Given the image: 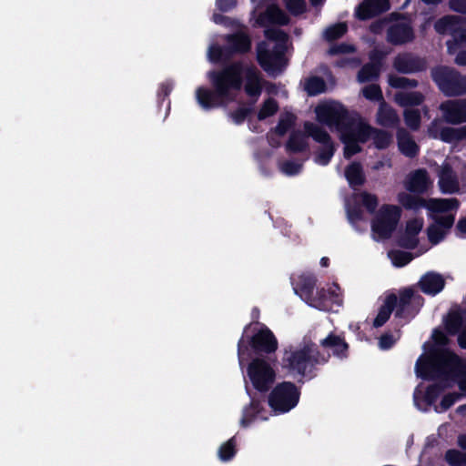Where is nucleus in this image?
<instances>
[{"instance_id":"1","label":"nucleus","mask_w":466,"mask_h":466,"mask_svg":"<svg viewBox=\"0 0 466 466\" xmlns=\"http://www.w3.org/2000/svg\"><path fill=\"white\" fill-rule=\"evenodd\" d=\"M208 77L212 87H218V92L225 94L229 101L234 99L232 91H239L243 87L248 96H258L261 95L264 86V79L257 66L245 65L240 60L229 62L221 69L209 71Z\"/></svg>"},{"instance_id":"2","label":"nucleus","mask_w":466,"mask_h":466,"mask_svg":"<svg viewBox=\"0 0 466 466\" xmlns=\"http://www.w3.org/2000/svg\"><path fill=\"white\" fill-rule=\"evenodd\" d=\"M315 112L319 122L329 127H336L339 133V139L349 137L364 144L372 135L373 127L361 119L351 116L340 103L319 105Z\"/></svg>"},{"instance_id":"3","label":"nucleus","mask_w":466,"mask_h":466,"mask_svg":"<svg viewBox=\"0 0 466 466\" xmlns=\"http://www.w3.org/2000/svg\"><path fill=\"white\" fill-rule=\"evenodd\" d=\"M238 360L241 369L253 356L262 358L264 355L275 353L279 348V341L264 323L252 321L247 324L240 339L238 341Z\"/></svg>"},{"instance_id":"4","label":"nucleus","mask_w":466,"mask_h":466,"mask_svg":"<svg viewBox=\"0 0 466 466\" xmlns=\"http://www.w3.org/2000/svg\"><path fill=\"white\" fill-rule=\"evenodd\" d=\"M330 354H323L316 344L307 343L301 348L290 347L285 350L281 367L292 377L299 376L301 379L312 380L317 376V366L329 362Z\"/></svg>"},{"instance_id":"5","label":"nucleus","mask_w":466,"mask_h":466,"mask_svg":"<svg viewBox=\"0 0 466 466\" xmlns=\"http://www.w3.org/2000/svg\"><path fill=\"white\" fill-rule=\"evenodd\" d=\"M424 303V298L415 294L411 288L400 289L399 298L395 293L386 295L378 314L373 320V327H382L395 310V318L411 319L420 311Z\"/></svg>"},{"instance_id":"6","label":"nucleus","mask_w":466,"mask_h":466,"mask_svg":"<svg viewBox=\"0 0 466 466\" xmlns=\"http://www.w3.org/2000/svg\"><path fill=\"white\" fill-rule=\"evenodd\" d=\"M461 368L460 357L447 348L433 350L426 360L419 359L415 366L417 376L424 380H450Z\"/></svg>"},{"instance_id":"7","label":"nucleus","mask_w":466,"mask_h":466,"mask_svg":"<svg viewBox=\"0 0 466 466\" xmlns=\"http://www.w3.org/2000/svg\"><path fill=\"white\" fill-rule=\"evenodd\" d=\"M445 121L451 125L466 123V98L450 100L441 105ZM431 137L445 143H457L466 139V125L460 127H443L439 134L430 131Z\"/></svg>"},{"instance_id":"8","label":"nucleus","mask_w":466,"mask_h":466,"mask_svg":"<svg viewBox=\"0 0 466 466\" xmlns=\"http://www.w3.org/2000/svg\"><path fill=\"white\" fill-rule=\"evenodd\" d=\"M300 388L291 381L277 383L268 396V404L276 414L293 410L299 402Z\"/></svg>"},{"instance_id":"9","label":"nucleus","mask_w":466,"mask_h":466,"mask_svg":"<svg viewBox=\"0 0 466 466\" xmlns=\"http://www.w3.org/2000/svg\"><path fill=\"white\" fill-rule=\"evenodd\" d=\"M431 76L446 96H461L466 94V78L455 68L438 66L431 69Z\"/></svg>"},{"instance_id":"10","label":"nucleus","mask_w":466,"mask_h":466,"mask_svg":"<svg viewBox=\"0 0 466 466\" xmlns=\"http://www.w3.org/2000/svg\"><path fill=\"white\" fill-rule=\"evenodd\" d=\"M247 374L253 388L261 393L268 392L272 388L277 376L271 364L259 357L249 360Z\"/></svg>"},{"instance_id":"11","label":"nucleus","mask_w":466,"mask_h":466,"mask_svg":"<svg viewBox=\"0 0 466 466\" xmlns=\"http://www.w3.org/2000/svg\"><path fill=\"white\" fill-rule=\"evenodd\" d=\"M401 209L396 205L384 204L371 220V230L380 239H389L397 228Z\"/></svg>"},{"instance_id":"12","label":"nucleus","mask_w":466,"mask_h":466,"mask_svg":"<svg viewBox=\"0 0 466 466\" xmlns=\"http://www.w3.org/2000/svg\"><path fill=\"white\" fill-rule=\"evenodd\" d=\"M257 61L261 68L270 76L281 74L287 66L285 48L276 45L272 49L261 41L257 45Z\"/></svg>"},{"instance_id":"13","label":"nucleus","mask_w":466,"mask_h":466,"mask_svg":"<svg viewBox=\"0 0 466 466\" xmlns=\"http://www.w3.org/2000/svg\"><path fill=\"white\" fill-rule=\"evenodd\" d=\"M304 130L308 137L322 145L316 155L315 160L321 166H327L336 151L330 135L322 127L309 121L304 123Z\"/></svg>"},{"instance_id":"14","label":"nucleus","mask_w":466,"mask_h":466,"mask_svg":"<svg viewBox=\"0 0 466 466\" xmlns=\"http://www.w3.org/2000/svg\"><path fill=\"white\" fill-rule=\"evenodd\" d=\"M392 65L398 73L405 75L420 73L427 69L426 59L410 52L398 54Z\"/></svg>"},{"instance_id":"15","label":"nucleus","mask_w":466,"mask_h":466,"mask_svg":"<svg viewBox=\"0 0 466 466\" xmlns=\"http://www.w3.org/2000/svg\"><path fill=\"white\" fill-rule=\"evenodd\" d=\"M196 98L199 106L205 110L225 106L228 102H230L225 94L218 92V87L210 89L199 86L196 90Z\"/></svg>"},{"instance_id":"16","label":"nucleus","mask_w":466,"mask_h":466,"mask_svg":"<svg viewBox=\"0 0 466 466\" xmlns=\"http://www.w3.org/2000/svg\"><path fill=\"white\" fill-rule=\"evenodd\" d=\"M319 345L325 350H331L332 355L339 360L349 358L350 345L346 341L343 332L340 334L333 331L329 332L326 338L319 341Z\"/></svg>"},{"instance_id":"17","label":"nucleus","mask_w":466,"mask_h":466,"mask_svg":"<svg viewBox=\"0 0 466 466\" xmlns=\"http://www.w3.org/2000/svg\"><path fill=\"white\" fill-rule=\"evenodd\" d=\"M389 0H364L356 8L355 14L360 20H368L390 10Z\"/></svg>"},{"instance_id":"18","label":"nucleus","mask_w":466,"mask_h":466,"mask_svg":"<svg viewBox=\"0 0 466 466\" xmlns=\"http://www.w3.org/2000/svg\"><path fill=\"white\" fill-rule=\"evenodd\" d=\"M414 37L413 28L408 23H396L387 29V41L393 46L412 42Z\"/></svg>"},{"instance_id":"19","label":"nucleus","mask_w":466,"mask_h":466,"mask_svg":"<svg viewBox=\"0 0 466 466\" xmlns=\"http://www.w3.org/2000/svg\"><path fill=\"white\" fill-rule=\"evenodd\" d=\"M226 44H228V49L237 55H246L252 48V40L250 35L242 30L226 35L224 37Z\"/></svg>"},{"instance_id":"20","label":"nucleus","mask_w":466,"mask_h":466,"mask_svg":"<svg viewBox=\"0 0 466 466\" xmlns=\"http://www.w3.org/2000/svg\"><path fill=\"white\" fill-rule=\"evenodd\" d=\"M258 22L261 25H288L290 22V18L277 5H270L265 9L264 12L259 14Z\"/></svg>"},{"instance_id":"21","label":"nucleus","mask_w":466,"mask_h":466,"mask_svg":"<svg viewBox=\"0 0 466 466\" xmlns=\"http://www.w3.org/2000/svg\"><path fill=\"white\" fill-rule=\"evenodd\" d=\"M419 287L423 293L435 296L444 289L445 279L440 273L430 271L420 278Z\"/></svg>"},{"instance_id":"22","label":"nucleus","mask_w":466,"mask_h":466,"mask_svg":"<svg viewBox=\"0 0 466 466\" xmlns=\"http://www.w3.org/2000/svg\"><path fill=\"white\" fill-rule=\"evenodd\" d=\"M400 152L410 158L416 157L420 153V147L412 136L403 127H399L396 134Z\"/></svg>"},{"instance_id":"23","label":"nucleus","mask_w":466,"mask_h":466,"mask_svg":"<svg viewBox=\"0 0 466 466\" xmlns=\"http://www.w3.org/2000/svg\"><path fill=\"white\" fill-rule=\"evenodd\" d=\"M376 116L378 125L386 128H395L400 123L397 111L386 101L380 103Z\"/></svg>"},{"instance_id":"24","label":"nucleus","mask_w":466,"mask_h":466,"mask_svg":"<svg viewBox=\"0 0 466 466\" xmlns=\"http://www.w3.org/2000/svg\"><path fill=\"white\" fill-rule=\"evenodd\" d=\"M317 279L313 275L302 274L294 284V291L307 303L312 299Z\"/></svg>"},{"instance_id":"25","label":"nucleus","mask_w":466,"mask_h":466,"mask_svg":"<svg viewBox=\"0 0 466 466\" xmlns=\"http://www.w3.org/2000/svg\"><path fill=\"white\" fill-rule=\"evenodd\" d=\"M439 186L442 193L453 194L459 190V182L452 167L450 165L443 166L439 178Z\"/></svg>"},{"instance_id":"26","label":"nucleus","mask_w":466,"mask_h":466,"mask_svg":"<svg viewBox=\"0 0 466 466\" xmlns=\"http://www.w3.org/2000/svg\"><path fill=\"white\" fill-rule=\"evenodd\" d=\"M345 177L353 189L363 186L366 182V176L362 165L357 161L349 164L345 168Z\"/></svg>"},{"instance_id":"27","label":"nucleus","mask_w":466,"mask_h":466,"mask_svg":"<svg viewBox=\"0 0 466 466\" xmlns=\"http://www.w3.org/2000/svg\"><path fill=\"white\" fill-rule=\"evenodd\" d=\"M429 177L425 169L415 170L406 185V188L411 193H423L428 187Z\"/></svg>"},{"instance_id":"28","label":"nucleus","mask_w":466,"mask_h":466,"mask_svg":"<svg viewBox=\"0 0 466 466\" xmlns=\"http://www.w3.org/2000/svg\"><path fill=\"white\" fill-rule=\"evenodd\" d=\"M263 410L264 407L261 400L251 398L250 403L243 409L240 419L241 427H248Z\"/></svg>"},{"instance_id":"29","label":"nucleus","mask_w":466,"mask_h":466,"mask_svg":"<svg viewBox=\"0 0 466 466\" xmlns=\"http://www.w3.org/2000/svg\"><path fill=\"white\" fill-rule=\"evenodd\" d=\"M394 100L399 106L403 107L416 106L421 105L424 102L425 96L419 91H400L395 94Z\"/></svg>"},{"instance_id":"30","label":"nucleus","mask_w":466,"mask_h":466,"mask_svg":"<svg viewBox=\"0 0 466 466\" xmlns=\"http://www.w3.org/2000/svg\"><path fill=\"white\" fill-rule=\"evenodd\" d=\"M309 144L301 131H293L290 133L289 140L286 143V150L289 153H301L308 149Z\"/></svg>"},{"instance_id":"31","label":"nucleus","mask_w":466,"mask_h":466,"mask_svg":"<svg viewBox=\"0 0 466 466\" xmlns=\"http://www.w3.org/2000/svg\"><path fill=\"white\" fill-rule=\"evenodd\" d=\"M460 23L461 18L457 15H444L435 22L434 29L438 34L445 35L456 31Z\"/></svg>"},{"instance_id":"32","label":"nucleus","mask_w":466,"mask_h":466,"mask_svg":"<svg viewBox=\"0 0 466 466\" xmlns=\"http://www.w3.org/2000/svg\"><path fill=\"white\" fill-rule=\"evenodd\" d=\"M304 90L309 96H316L326 92L327 85L322 77L311 76L305 79Z\"/></svg>"},{"instance_id":"33","label":"nucleus","mask_w":466,"mask_h":466,"mask_svg":"<svg viewBox=\"0 0 466 466\" xmlns=\"http://www.w3.org/2000/svg\"><path fill=\"white\" fill-rule=\"evenodd\" d=\"M460 202L457 198L431 199L428 208L436 213H444L455 210L459 208Z\"/></svg>"},{"instance_id":"34","label":"nucleus","mask_w":466,"mask_h":466,"mask_svg":"<svg viewBox=\"0 0 466 466\" xmlns=\"http://www.w3.org/2000/svg\"><path fill=\"white\" fill-rule=\"evenodd\" d=\"M439 381L431 384L427 387L425 394H424V400L427 403V405L431 406L433 405L437 399L440 397V395L445 390V389L448 387L447 381L449 380H442L438 379Z\"/></svg>"},{"instance_id":"35","label":"nucleus","mask_w":466,"mask_h":466,"mask_svg":"<svg viewBox=\"0 0 466 466\" xmlns=\"http://www.w3.org/2000/svg\"><path fill=\"white\" fill-rule=\"evenodd\" d=\"M463 325V317L459 311H451L448 314L445 319V329L448 334H458Z\"/></svg>"},{"instance_id":"36","label":"nucleus","mask_w":466,"mask_h":466,"mask_svg":"<svg viewBox=\"0 0 466 466\" xmlns=\"http://www.w3.org/2000/svg\"><path fill=\"white\" fill-rule=\"evenodd\" d=\"M237 451V440L233 436L219 446L218 456L221 461H229L235 457Z\"/></svg>"},{"instance_id":"37","label":"nucleus","mask_w":466,"mask_h":466,"mask_svg":"<svg viewBox=\"0 0 466 466\" xmlns=\"http://www.w3.org/2000/svg\"><path fill=\"white\" fill-rule=\"evenodd\" d=\"M296 116L292 113H287L279 117L278 125L270 130L279 137H283L295 125Z\"/></svg>"},{"instance_id":"38","label":"nucleus","mask_w":466,"mask_h":466,"mask_svg":"<svg viewBox=\"0 0 466 466\" xmlns=\"http://www.w3.org/2000/svg\"><path fill=\"white\" fill-rule=\"evenodd\" d=\"M380 69L373 65L365 64L359 70L357 78L360 83H367L377 80L380 74Z\"/></svg>"},{"instance_id":"39","label":"nucleus","mask_w":466,"mask_h":466,"mask_svg":"<svg viewBox=\"0 0 466 466\" xmlns=\"http://www.w3.org/2000/svg\"><path fill=\"white\" fill-rule=\"evenodd\" d=\"M372 135L373 144L377 149H386L392 143V135L386 130L373 128Z\"/></svg>"},{"instance_id":"40","label":"nucleus","mask_w":466,"mask_h":466,"mask_svg":"<svg viewBox=\"0 0 466 466\" xmlns=\"http://www.w3.org/2000/svg\"><path fill=\"white\" fill-rule=\"evenodd\" d=\"M279 103L273 97H268L261 105L258 112V119L259 121L265 120L268 117L274 116L279 111Z\"/></svg>"},{"instance_id":"41","label":"nucleus","mask_w":466,"mask_h":466,"mask_svg":"<svg viewBox=\"0 0 466 466\" xmlns=\"http://www.w3.org/2000/svg\"><path fill=\"white\" fill-rule=\"evenodd\" d=\"M388 83L392 88L396 89L415 88L419 86V82L416 79H410L396 75H390L388 77Z\"/></svg>"},{"instance_id":"42","label":"nucleus","mask_w":466,"mask_h":466,"mask_svg":"<svg viewBox=\"0 0 466 466\" xmlns=\"http://www.w3.org/2000/svg\"><path fill=\"white\" fill-rule=\"evenodd\" d=\"M308 304L320 310H328L330 308L328 291L325 289H318Z\"/></svg>"},{"instance_id":"43","label":"nucleus","mask_w":466,"mask_h":466,"mask_svg":"<svg viewBox=\"0 0 466 466\" xmlns=\"http://www.w3.org/2000/svg\"><path fill=\"white\" fill-rule=\"evenodd\" d=\"M399 201L406 209H418L426 206L422 198L406 193L399 195Z\"/></svg>"},{"instance_id":"44","label":"nucleus","mask_w":466,"mask_h":466,"mask_svg":"<svg viewBox=\"0 0 466 466\" xmlns=\"http://www.w3.org/2000/svg\"><path fill=\"white\" fill-rule=\"evenodd\" d=\"M404 122L406 126L413 130L417 131L421 124V116L419 109L407 108L403 112Z\"/></svg>"},{"instance_id":"45","label":"nucleus","mask_w":466,"mask_h":466,"mask_svg":"<svg viewBox=\"0 0 466 466\" xmlns=\"http://www.w3.org/2000/svg\"><path fill=\"white\" fill-rule=\"evenodd\" d=\"M348 31V26L345 23H337L329 25L324 31V38L329 41H335L341 38Z\"/></svg>"},{"instance_id":"46","label":"nucleus","mask_w":466,"mask_h":466,"mask_svg":"<svg viewBox=\"0 0 466 466\" xmlns=\"http://www.w3.org/2000/svg\"><path fill=\"white\" fill-rule=\"evenodd\" d=\"M362 95L363 96L370 100L374 102H380L385 101L383 98V94L381 91V88L377 84H370L362 88Z\"/></svg>"},{"instance_id":"47","label":"nucleus","mask_w":466,"mask_h":466,"mask_svg":"<svg viewBox=\"0 0 466 466\" xmlns=\"http://www.w3.org/2000/svg\"><path fill=\"white\" fill-rule=\"evenodd\" d=\"M445 461L451 466H464L466 465V454L456 449H450L445 453Z\"/></svg>"},{"instance_id":"48","label":"nucleus","mask_w":466,"mask_h":466,"mask_svg":"<svg viewBox=\"0 0 466 466\" xmlns=\"http://www.w3.org/2000/svg\"><path fill=\"white\" fill-rule=\"evenodd\" d=\"M283 3L289 13L294 16L300 15L307 10L305 0H283Z\"/></svg>"},{"instance_id":"49","label":"nucleus","mask_w":466,"mask_h":466,"mask_svg":"<svg viewBox=\"0 0 466 466\" xmlns=\"http://www.w3.org/2000/svg\"><path fill=\"white\" fill-rule=\"evenodd\" d=\"M340 141L344 144L343 155L347 159L351 158L353 156L362 150L361 147L360 146V141L351 140V138L349 137L346 139H340Z\"/></svg>"},{"instance_id":"50","label":"nucleus","mask_w":466,"mask_h":466,"mask_svg":"<svg viewBox=\"0 0 466 466\" xmlns=\"http://www.w3.org/2000/svg\"><path fill=\"white\" fill-rule=\"evenodd\" d=\"M253 112L252 107L238 106L229 113V116L236 125H241Z\"/></svg>"},{"instance_id":"51","label":"nucleus","mask_w":466,"mask_h":466,"mask_svg":"<svg viewBox=\"0 0 466 466\" xmlns=\"http://www.w3.org/2000/svg\"><path fill=\"white\" fill-rule=\"evenodd\" d=\"M446 232L436 224L430 225L427 228L429 241L432 245L439 244L445 237Z\"/></svg>"},{"instance_id":"52","label":"nucleus","mask_w":466,"mask_h":466,"mask_svg":"<svg viewBox=\"0 0 466 466\" xmlns=\"http://www.w3.org/2000/svg\"><path fill=\"white\" fill-rule=\"evenodd\" d=\"M360 197H361V200H362V205L366 208V209L370 213H374L379 205V200H378L377 196L364 191L360 194Z\"/></svg>"},{"instance_id":"53","label":"nucleus","mask_w":466,"mask_h":466,"mask_svg":"<svg viewBox=\"0 0 466 466\" xmlns=\"http://www.w3.org/2000/svg\"><path fill=\"white\" fill-rule=\"evenodd\" d=\"M422 227H423V219L422 218H411V219L408 220L406 223L405 233H407V235H410L412 237L418 238V235L421 231Z\"/></svg>"},{"instance_id":"54","label":"nucleus","mask_w":466,"mask_h":466,"mask_svg":"<svg viewBox=\"0 0 466 466\" xmlns=\"http://www.w3.org/2000/svg\"><path fill=\"white\" fill-rule=\"evenodd\" d=\"M388 52L374 48L369 54L370 62L368 64L373 65L381 70L383 66V61L387 56Z\"/></svg>"},{"instance_id":"55","label":"nucleus","mask_w":466,"mask_h":466,"mask_svg":"<svg viewBox=\"0 0 466 466\" xmlns=\"http://www.w3.org/2000/svg\"><path fill=\"white\" fill-rule=\"evenodd\" d=\"M461 398V394L457 392H450L444 395L440 402V410L436 408V410L439 412L448 410L454 403Z\"/></svg>"},{"instance_id":"56","label":"nucleus","mask_w":466,"mask_h":466,"mask_svg":"<svg viewBox=\"0 0 466 466\" xmlns=\"http://www.w3.org/2000/svg\"><path fill=\"white\" fill-rule=\"evenodd\" d=\"M280 169L288 176H295L302 169V164L293 160H286L281 164Z\"/></svg>"},{"instance_id":"57","label":"nucleus","mask_w":466,"mask_h":466,"mask_svg":"<svg viewBox=\"0 0 466 466\" xmlns=\"http://www.w3.org/2000/svg\"><path fill=\"white\" fill-rule=\"evenodd\" d=\"M412 259V256L409 252L396 251L393 254L392 262L396 267H404Z\"/></svg>"},{"instance_id":"58","label":"nucleus","mask_w":466,"mask_h":466,"mask_svg":"<svg viewBox=\"0 0 466 466\" xmlns=\"http://www.w3.org/2000/svg\"><path fill=\"white\" fill-rule=\"evenodd\" d=\"M173 90V84L170 81H165L159 85L158 90H157V100L159 103V106L162 105V103L165 101L166 98H167Z\"/></svg>"},{"instance_id":"59","label":"nucleus","mask_w":466,"mask_h":466,"mask_svg":"<svg viewBox=\"0 0 466 466\" xmlns=\"http://www.w3.org/2000/svg\"><path fill=\"white\" fill-rule=\"evenodd\" d=\"M348 218L351 223H356L362 220L363 212L360 205L354 204L349 206L347 208Z\"/></svg>"},{"instance_id":"60","label":"nucleus","mask_w":466,"mask_h":466,"mask_svg":"<svg viewBox=\"0 0 466 466\" xmlns=\"http://www.w3.org/2000/svg\"><path fill=\"white\" fill-rule=\"evenodd\" d=\"M398 243L399 246L403 248L414 249L419 244V239L417 237H412L410 235H407V233H404V235L399 238Z\"/></svg>"},{"instance_id":"61","label":"nucleus","mask_w":466,"mask_h":466,"mask_svg":"<svg viewBox=\"0 0 466 466\" xmlns=\"http://www.w3.org/2000/svg\"><path fill=\"white\" fill-rule=\"evenodd\" d=\"M454 219L455 218L453 215L441 216L436 218V225L441 227V228L446 232V230L450 229L453 226Z\"/></svg>"},{"instance_id":"62","label":"nucleus","mask_w":466,"mask_h":466,"mask_svg":"<svg viewBox=\"0 0 466 466\" xmlns=\"http://www.w3.org/2000/svg\"><path fill=\"white\" fill-rule=\"evenodd\" d=\"M395 343V339L390 333H384L380 337L379 345L381 350H390Z\"/></svg>"},{"instance_id":"63","label":"nucleus","mask_w":466,"mask_h":466,"mask_svg":"<svg viewBox=\"0 0 466 466\" xmlns=\"http://www.w3.org/2000/svg\"><path fill=\"white\" fill-rule=\"evenodd\" d=\"M209 59L213 63H222V46H212L208 50Z\"/></svg>"},{"instance_id":"64","label":"nucleus","mask_w":466,"mask_h":466,"mask_svg":"<svg viewBox=\"0 0 466 466\" xmlns=\"http://www.w3.org/2000/svg\"><path fill=\"white\" fill-rule=\"evenodd\" d=\"M449 6L454 12L466 15V0H450Z\"/></svg>"}]
</instances>
